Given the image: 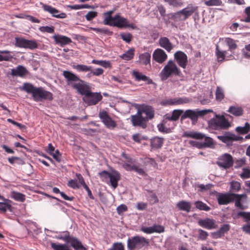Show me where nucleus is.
Wrapping results in <instances>:
<instances>
[{"label":"nucleus","mask_w":250,"mask_h":250,"mask_svg":"<svg viewBox=\"0 0 250 250\" xmlns=\"http://www.w3.org/2000/svg\"><path fill=\"white\" fill-rule=\"evenodd\" d=\"M190 101V99L187 97L168 98L164 99L161 104L163 106L178 105L188 103Z\"/></svg>","instance_id":"f8f14e48"},{"label":"nucleus","mask_w":250,"mask_h":250,"mask_svg":"<svg viewBox=\"0 0 250 250\" xmlns=\"http://www.w3.org/2000/svg\"><path fill=\"white\" fill-rule=\"evenodd\" d=\"M101 177H104L106 179H110V186L115 189L118 186V182L121 180V176L120 173L116 170H112L111 172L106 170H103L99 173Z\"/></svg>","instance_id":"6e6552de"},{"label":"nucleus","mask_w":250,"mask_h":250,"mask_svg":"<svg viewBox=\"0 0 250 250\" xmlns=\"http://www.w3.org/2000/svg\"><path fill=\"white\" fill-rule=\"evenodd\" d=\"M230 229V226L229 224H225L222 225L219 229L213 233V237L215 238H221L224 236Z\"/></svg>","instance_id":"cd10ccee"},{"label":"nucleus","mask_w":250,"mask_h":250,"mask_svg":"<svg viewBox=\"0 0 250 250\" xmlns=\"http://www.w3.org/2000/svg\"><path fill=\"white\" fill-rule=\"evenodd\" d=\"M121 39L127 43H129L133 39V36L130 33H122L120 34Z\"/></svg>","instance_id":"5fc2aeb1"},{"label":"nucleus","mask_w":250,"mask_h":250,"mask_svg":"<svg viewBox=\"0 0 250 250\" xmlns=\"http://www.w3.org/2000/svg\"><path fill=\"white\" fill-rule=\"evenodd\" d=\"M56 238L67 243H70L75 250H87V249L83 245L82 242L78 239L70 236L68 231L59 232Z\"/></svg>","instance_id":"20e7f679"},{"label":"nucleus","mask_w":250,"mask_h":250,"mask_svg":"<svg viewBox=\"0 0 250 250\" xmlns=\"http://www.w3.org/2000/svg\"><path fill=\"white\" fill-rule=\"evenodd\" d=\"M98 16V13L96 11H89L85 16V19L87 21H92Z\"/></svg>","instance_id":"bf43d9fd"},{"label":"nucleus","mask_w":250,"mask_h":250,"mask_svg":"<svg viewBox=\"0 0 250 250\" xmlns=\"http://www.w3.org/2000/svg\"><path fill=\"white\" fill-rule=\"evenodd\" d=\"M222 3L221 0H208L205 2L206 5L208 6H219Z\"/></svg>","instance_id":"864d4df0"},{"label":"nucleus","mask_w":250,"mask_h":250,"mask_svg":"<svg viewBox=\"0 0 250 250\" xmlns=\"http://www.w3.org/2000/svg\"><path fill=\"white\" fill-rule=\"evenodd\" d=\"M159 45L164 48L167 52H170L173 48V46L167 37H161L159 40Z\"/></svg>","instance_id":"a878e982"},{"label":"nucleus","mask_w":250,"mask_h":250,"mask_svg":"<svg viewBox=\"0 0 250 250\" xmlns=\"http://www.w3.org/2000/svg\"><path fill=\"white\" fill-rule=\"evenodd\" d=\"M174 58L179 66L186 68L188 63L187 55L181 51H178L174 54Z\"/></svg>","instance_id":"a211bd4d"},{"label":"nucleus","mask_w":250,"mask_h":250,"mask_svg":"<svg viewBox=\"0 0 250 250\" xmlns=\"http://www.w3.org/2000/svg\"><path fill=\"white\" fill-rule=\"evenodd\" d=\"M150 59L151 55L150 53L148 52H145L144 53H142L140 54L139 56V61L140 63L146 66L148 64L149 65V66H151Z\"/></svg>","instance_id":"2f4dec72"},{"label":"nucleus","mask_w":250,"mask_h":250,"mask_svg":"<svg viewBox=\"0 0 250 250\" xmlns=\"http://www.w3.org/2000/svg\"><path fill=\"white\" fill-rule=\"evenodd\" d=\"M15 45L20 48L33 50L38 47V43L35 40H28L22 38H15Z\"/></svg>","instance_id":"4468645a"},{"label":"nucleus","mask_w":250,"mask_h":250,"mask_svg":"<svg viewBox=\"0 0 250 250\" xmlns=\"http://www.w3.org/2000/svg\"><path fill=\"white\" fill-rule=\"evenodd\" d=\"M215 98L217 101H222L224 98V93L223 89L217 86L215 92Z\"/></svg>","instance_id":"09e8293b"},{"label":"nucleus","mask_w":250,"mask_h":250,"mask_svg":"<svg viewBox=\"0 0 250 250\" xmlns=\"http://www.w3.org/2000/svg\"><path fill=\"white\" fill-rule=\"evenodd\" d=\"M154 232L161 233L164 231V228L160 225H154L152 226Z\"/></svg>","instance_id":"774afa93"},{"label":"nucleus","mask_w":250,"mask_h":250,"mask_svg":"<svg viewBox=\"0 0 250 250\" xmlns=\"http://www.w3.org/2000/svg\"><path fill=\"white\" fill-rule=\"evenodd\" d=\"M62 75L66 81L67 84L83 95V101L88 105H96L102 100L103 96L100 93L91 92L89 83L71 71L64 70Z\"/></svg>","instance_id":"f257e3e1"},{"label":"nucleus","mask_w":250,"mask_h":250,"mask_svg":"<svg viewBox=\"0 0 250 250\" xmlns=\"http://www.w3.org/2000/svg\"><path fill=\"white\" fill-rule=\"evenodd\" d=\"M210 110H193L191 109L187 110L181 116V120L186 118L190 119L192 122H196L199 116H204L208 114L209 112H212Z\"/></svg>","instance_id":"9d476101"},{"label":"nucleus","mask_w":250,"mask_h":250,"mask_svg":"<svg viewBox=\"0 0 250 250\" xmlns=\"http://www.w3.org/2000/svg\"><path fill=\"white\" fill-rule=\"evenodd\" d=\"M21 89L28 94H31L35 102H42L45 100L51 101L53 99V94L51 92L44 90L42 87H35L30 83H23Z\"/></svg>","instance_id":"f03ea898"},{"label":"nucleus","mask_w":250,"mask_h":250,"mask_svg":"<svg viewBox=\"0 0 250 250\" xmlns=\"http://www.w3.org/2000/svg\"><path fill=\"white\" fill-rule=\"evenodd\" d=\"M135 49L134 48H131L125 52L124 54L121 55L120 57L123 60L125 61H130L132 60L134 56Z\"/></svg>","instance_id":"e433bc0d"},{"label":"nucleus","mask_w":250,"mask_h":250,"mask_svg":"<svg viewBox=\"0 0 250 250\" xmlns=\"http://www.w3.org/2000/svg\"><path fill=\"white\" fill-rule=\"evenodd\" d=\"M250 130V125L248 122L246 123L245 126H238L236 128V131L240 134H245L248 133Z\"/></svg>","instance_id":"79ce46f5"},{"label":"nucleus","mask_w":250,"mask_h":250,"mask_svg":"<svg viewBox=\"0 0 250 250\" xmlns=\"http://www.w3.org/2000/svg\"><path fill=\"white\" fill-rule=\"evenodd\" d=\"M11 208V205L3 202H0V212L5 213L7 210H10Z\"/></svg>","instance_id":"603ef678"},{"label":"nucleus","mask_w":250,"mask_h":250,"mask_svg":"<svg viewBox=\"0 0 250 250\" xmlns=\"http://www.w3.org/2000/svg\"><path fill=\"white\" fill-rule=\"evenodd\" d=\"M198 225L208 229H212L217 228L215 220L207 218L204 219H200L198 221Z\"/></svg>","instance_id":"412c9836"},{"label":"nucleus","mask_w":250,"mask_h":250,"mask_svg":"<svg viewBox=\"0 0 250 250\" xmlns=\"http://www.w3.org/2000/svg\"><path fill=\"white\" fill-rule=\"evenodd\" d=\"M198 9L197 6L188 5L186 8L174 13L172 19L176 21H184L195 12Z\"/></svg>","instance_id":"0eeeda50"},{"label":"nucleus","mask_w":250,"mask_h":250,"mask_svg":"<svg viewBox=\"0 0 250 250\" xmlns=\"http://www.w3.org/2000/svg\"><path fill=\"white\" fill-rule=\"evenodd\" d=\"M164 138L154 137L150 140V146L153 149H159L162 147L164 144Z\"/></svg>","instance_id":"c756f323"},{"label":"nucleus","mask_w":250,"mask_h":250,"mask_svg":"<svg viewBox=\"0 0 250 250\" xmlns=\"http://www.w3.org/2000/svg\"><path fill=\"white\" fill-rule=\"evenodd\" d=\"M53 39L56 43L60 45L61 46L68 44L72 42V40L70 38L62 35H54Z\"/></svg>","instance_id":"bb28decb"},{"label":"nucleus","mask_w":250,"mask_h":250,"mask_svg":"<svg viewBox=\"0 0 250 250\" xmlns=\"http://www.w3.org/2000/svg\"><path fill=\"white\" fill-rule=\"evenodd\" d=\"M232 198L233 199V201H235V206L241 209H245L247 208L246 206L243 205L241 201L242 198H246L247 195L246 194H237L233 193V196H232Z\"/></svg>","instance_id":"7c9ffc66"},{"label":"nucleus","mask_w":250,"mask_h":250,"mask_svg":"<svg viewBox=\"0 0 250 250\" xmlns=\"http://www.w3.org/2000/svg\"><path fill=\"white\" fill-rule=\"evenodd\" d=\"M113 10H110L104 13V20L103 22L104 25L112 26L114 21V17H112Z\"/></svg>","instance_id":"473e14b6"},{"label":"nucleus","mask_w":250,"mask_h":250,"mask_svg":"<svg viewBox=\"0 0 250 250\" xmlns=\"http://www.w3.org/2000/svg\"><path fill=\"white\" fill-rule=\"evenodd\" d=\"M12 58L10 55V51L8 50L0 51V62L9 61Z\"/></svg>","instance_id":"37998d69"},{"label":"nucleus","mask_w":250,"mask_h":250,"mask_svg":"<svg viewBox=\"0 0 250 250\" xmlns=\"http://www.w3.org/2000/svg\"><path fill=\"white\" fill-rule=\"evenodd\" d=\"M217 138L219 140L225 143L238 140V137L229 132H225L222 136H218Z\"/></svg>","instance_id":"393cba45"},{"label":"nucleus","mask_w":250,"mask_h":250,"mask_svg":"<svg viewBox=\"0 0 250 250\" xmlns=\"http://www.w3.org/2000/svg\"><path fill=\"white\" fill-rule=\"evenodd\" d=\"M11 197L16 201L19 202H23L25 200V196L24 194L14 191L11 192Z\"/></svg>","instance_id":"c03bdc74"},{"label":"nucleus","mask_w":250,"mask_h":250,"mask_svg":"<svg viewBox=\"0 0 250 250\" xmlns=\"http://www.w3.org/2000/svg\"><path fill=\"white\" fill-rule=\"evenodd\" d=\"M148 191L149 192V196H148L147 199L150 204L152 205L158 203L159 202V199L156 194L153 193L152 191Z\"/></svg>","instance_id":"de8ad7c7"},{"label":"nucleus","mask_w":250,"mask_h":250,"mask_svg":"<svg viewBox=\"0 0 250 250\" xmlns=\"http://www.w3.org/2000/svg\"><path fill=\"white\" fill-rule=\"evenodd\" d=\"M152 59L159 63H163L167 59V55L163 49L157 48L153 52Z\"/></svg>","instance_id":"aec40b11"},{"label":"nucleus","mask_w":250,"mask_h":250,"mask_svg":"<svg viewBox=\"0 0 250 250\" xmlns=\"http://www.w3.org/2000/svg\"><path fill=\"white\" fill-rule=\"evenodd\" d=\"M73 68L76 70L78 72H88L86 75V77L90 78L93 75L92 67L89 65L84 64L73 65Z\"/></svg>","instance_id":"4be33fe9"},{"label":"nucleus","mask_w":250,"mask_h":250,"mask_svg":"<svg viewBox=\"0 0 250 250\" xmlns=\"http://www.w3.org/2000/svg\"><path fill=\"white\" fill-rule=\"evenodd\" d=\"M142 114L143 113L145 114L146 116L144 117L147 120V121L148 119H152L154 117V111L152 108H144L141 110H140Z\"/></svg>","instance_id":"4c0bfd02"},{"label":"nucleus","mask_w":250,"mask_h":250,"mask_svg":"<svg viewBox=\"0 0 250 250\" xmlns=\"http://www.w3.org/2000/svg\"><path fill=\"white\" fill-rule=\"evenodd\" d=\"M176 207L180 210L189 212L190 211L191 205L190 202L183 200L178 202L176 204Z\"/></svg>","instance_id":"72a5a7b5"},{"label":"nucleus","mask_w":250,"mask_h":250,"mask_svg":"<svg viewBox=\"0 0 250 250\" xmlns=\"http://www.w3.org/2000/svg\"><path fill=\"white\" fill-rule=\"evenodd\" d=\"M240 177L242 179H247L250 178V169L249 168H244L243 172L241 174Z\"/></svg>","instance_id":"680f3d73"},{"label":"nucleus","mask_w":250,"mask_h":250,"mask_svg":"<svg viewBox=\"0 0 250 250\" xmlns=\"http://www.w3.org/2000/svg\"><path fill=\"white\" fill-rule=\"evenodd\" d=\"M183 136L196 139H202L205 138L204 142L202 144L203 147H211L214 145L211 138L205 137L204 134L200 132L194 131L185 132Z\"/></svg>","instance_id":"1a4fd4ad"},{"label":"nucleus","mask_w":250,"mask_h":250,"mask_svg":"<svg viewBox=\"0 0 250 250\" xmlns=\"http://www.w3.org/2000/svg\"><path fill=\"white\" fill-rule=\"evenodd\" d=\"M164 2L167 3L169 6L178 8L182 6L184 4V0H163Z\"/></svg>","instance_id":"58836bf2"},{"label":"nucleus","mask_w":250,"mask_h":250,"mask_svg":"<svg viewBox=\"0 0 250 250\" xmlns=\"http://www.w3.org/2000/svg\"><path fill=\"white\" fill-rule=\"evenodd\" d=\"M132 76L136 81L140 82L142 81L145 82L147 84L153 83V82L151 79L138 71L133 70L132 71Z\"/></svg>","instance_id":"5701e85b"},{"label":"nucleus","mask_w":250,"mask_h":250,"mask_svg":"<svg viewBox=\"0 0 250 250\" xmlns=\"http://www.w3.org/2000/svg\"><path fill=\"white\" fill-rule=\"evenodd\" d=\"M114 21L113 23V26L117 27L119 28H126L128 27L131 28L133 29L136 28V26L133 23H129L127 19L120 16L118 14L114 17Z\"/></svg>","instance_id":"ddd939ff"},{"label":"nucleus","mask_w":250,"mask_h":250,"mask_svg":"<svg viewBox=\"0 0 250 250\" xmlns=\"http://www.w3.org/2000/svg\"><path fill=\"white\" fill-rule=\"evenodd\" d=\"M233 163V158L231 155L225 153L221 156L216 162L217 165L220 167L225 169H228L232 166Z\"/></svg>","instance_id":"2eb2a0df"},{"label":"nucleus","mask_w":250,"mask_h":250,"mask_svg":"<svg viewBox=\"0 0 250 250\" xmlns=\"http://www.w3.org/2000/svg\"><path fill=\"white\" fill-rule=\"evenodd\" d=\"M245 13L247 17L242 19L241 21L246 22H250V6L245 9Z\"/></svg>","instance_id":"e2e57ef3"},{"label":"nucleus","mask_w":250,"mask_h":250,"mask_svg":"<svg viewBox=\"0 0 250 250\" xmlns=\"http://www.w3.org/2000/svg\"><path fill=\"white\" fill-rule=\"evenodd\" d=\"M226 51H222L219 49L218 45L216 46L215 49V53L217 56L218 61L219 62H222L224 60L226 56Z\"/></svg>","instance_id":"a18cd8bd"},{"label":"nucleus","mask_w":250,"mask_h":250,"mask_svg":"<svg viewBox=\"0 0 250 250\" xmlns=\"http://www.w3.org/2000/svg\"><path fill=\"white\" fill-rule=\"evenodd\" d=\"M127 207L124 204L119 206L117 208V211L119 214H122L123 212L127 211Z\"/></svg>","instance_id":"69168bd1"},{"label":"nucleus","mask_w":250,"mask_h":250,"mask_svg":"<svg viewBox=\"0 0 250 250\" xmlns=\"http://www.w3.org/2000/svg\"><path fill=\"white\" fill-rule=\"evenodd\" d=\"M225 42L229 47V49L230 51H232L237 48V45L236 43V41L230 38H225Z\"/></svg>","instance_id":"a19ab883"},{"label":"nucleus","mask_w":250,"mask_h":250,"mask_svg":"<svg viewBox=\"0 0 250 250\" xmlns=\"http://www.w3.org/2000/svg\"><path fill=\"white\" fill-rule=\"evenodd\" d=\"M208 126L213 130L227 129L230 126V124L224 115H215L208 122Z\"/></svg>","instance_id":"423d86ee"},{"label":"nucleus","mask_w":250,"mask_h":250,"mask_svg":"<svg viewBox=\"0 0 250 250\" xmlns=\"http://www.w3.org/2000/svg\"><path fill=\"white\" fill-rule=\"evenodd\" d=\"M198 239L199 240H201L202 241L206 240L208 236V234L207 231H205L202 229H199L198 230Z\"/></svg>","instance_id":"3c124183"},{"label":"nucleus","mask_w":250,"mask_h":250,"mask_svg":"<svg viewBox=\"0 0 250 250\" xmlns=\"http://www.w3.org/2000/svg\"><path fill=\"white\" fill-rule=\"evenodd\" d=\"M28 73L27 69L22 65H19L16 68L11 70V75L13 76L22 77Z\"/></svg>","instance_id":"c85d7f7f"},{"label":"nucleus","mask_w":250,"mask_h":250,"mask_svg":"<svg viewBox=\"0 0 250 250\" xmlns=\"http://www.w3.org/2000/svg\"><path fill=\"white\" fill-rule=\"evenodd\" d=\"M55 28L54 26H41L39 28V30L42 32H46L48 33H53Z\"/></svg>","instance_id":"6e6d98bb"},{"label":"nucleus","mask_w":250,"mask_h":250,"mask_svg":"<svg viewBox=\"0 0 250 250\" xmlns=\"http://www.w3.org/2000/svg\"><path fill=\"white\" fill-rule=\"evenodd\" d=\"M213 185L211 184H208L206 185L203 184H200L197 186V187L199 188V191L201 192L209 190L211 189Z\"/></svg>","instance_id":"052dcab7"},{"label":"nucleus","mask_w":250,"mask_h":250,"mask_svg":"<svg viewBox=\"0 0 250 250\" xmlns=\"http://www.w3.org/2000/svg\"><path fill=\"white\" fill-rule=\"evenodd\" d=\"M51 247L54 250H72L70 249L68 246L65 244H60L51 242Z\"/></svg>","instance_id":"ea45409f"},{"label":"nucleus","mask_w":250,"mask_h":250,"mask_svg":"<svg viewBox=\"0 0 250 250\" xmlns=\"http://www.w3.org/2000/svg\"><path fill=\"white\" fill-rule=\"evenodd\" d=\"M40 4L42 6V8L44 11L50 13L54 17L60 19H64L67 17V15L65 13L62 12L60 13V11L52 7L50 5H46L42 2H41Z\"/></svg>","instance_id":"6ab92c4d"},{"label":"nucleus","mask_w":250,"mask_h":250,"mask_svg":"<svg viewBox=\"0 0 250 250\" xmlns=\"http://www.w3.org/2000/svg\"><path fill=\"white\" fill-rule=\"evenodd\" d=\"M233 193H219L217 192L216 194V198L218 203L220 205H228L233 202L232 198Z\"/></svg>","instance_id":"f3484780"},{"label":"nucleus","mask_w":250,"mask_h":250,"mask_svg":"<svg viewBox=\"0 0 250 250\" xmlns=\"http://www.w3.org/2000/svg\"><path fill=\"white\" fill-rule=\"evenodd\" d=\"M99 117L105 127L109 129H114L117 127V124L115 121L113 120L105 110L100 111Z\"/></svg>","instance_id":"9b49d317"},{"label":"nucleus","mask_w":250,"mask_h":250,"mask_svg":"<svg viewBox=\"0 0 250 250\" xmlns=\"http://www.w3.org/2000/svg\"><path fill=\"white\" fill-rule=\"evenodd\" d=\"M230 189L233 192H238L241 188V184L237 181H232L230 183Z\"/></svg>","instance_id":"8fccbe9b"},{"label":"nucleus","mask_w":250,"mask_h":250,"mask_svg":"<svg viewBox=\"0 0 250 250\" xmlns=\"http://www.w3.org/2000/svg\"><path fill=\"white\" fill-rule=\"evenodd\" d=\"M123 167L127 171H134L142 176L146 175L145 170L142 168L140 167L138 165L125 163L123 164Z\"/></svg>","instance_id":"b1692460"},{"label":"nucleus","mask_w":250,"mask_h":250,"mask_svg":"<svg viewBox=\"0 0 250 250\" xmlns=\"http://www.w3.org/2000/svg\"><path fill=\"white\" fill-rule=\"evenodd\" d=\"M181 72L176 63L169 60L160 72V77L163 81L167 80L172 75L180 76Z\"/></svg>","instance_id":"39448f33"},{"label":"nucleus","mask_w":250,"mask_h":250,"mask_svg":"<svg viewBox=\"0 0 250 250\" xmlns=\"http://www.w3.org/2000/svg\"><path fill=\"white\" fill-rule=\"evenodd\" d=\"M147 206L146 203L139 202L137 203L136 208L139 210L145 209Z\"/></svg>","instance_id":"338daca9"},{"label":"nucleus","mask_w":250,"mask_h":250,"mask_svg":"<svg viewBox=\"0 0 250 250\" xmlns=\"http://www.w3.org/2000/svg\"><path fill=\"white\" fill-rule=\"evenodd\" d=\"M149 246V240L140 235H135L128 238L127 242L128 250H139Z\"/></svg>","instance_id":"7ed1b4c3"},{"label":"nucleus","mask_w":250,"mask_h":250,"mask_svg":"<svg viewBox=\"0 0 250 250\" xmlns=\"http://www.w3.org/2000/svg\"><path fill=\"white\" fill-rule=\"evenodd\" d=\"M107 250H125V247L122 243H113L112 246Z\"/></svg>","instance_id":"4d7b16f0"},{"label":"nucleus","mask_w":250,"mask_h":250,"mask_svg":"<svg viewBox=\"0 0 250 250\" xmlns=\"http://www.w3.org/2000/svg\"><path fill=\"white\" fill-rule=\"evenodd\" d=\"M183 112L182 109H175L172 111L171 116H167L166 119L170 121H177Z\"/></svg>","instance_id":"f704fd0d"},{"label":"nucleus","mask_w":250,"mask_h":250,"mask_svg":"<svg viewBox=\"0 0 250 250\" xmlns=\"http://www.w3.org/2000/svg\"><path fill=\"white\" fill-rule=\"evenodd\" d=\"M238 217H242L247 221H250V212L240 211L237 213Z\"/></svg>","instance_id":"0e129e2a"},{"label":"nucleus","mask_w":250,"mask_h":250,"mask_svg":"<svg viewBox=\"0 0 250 250\" xmlns=\"http://www.w3.org/2000/svg\"><path fill=\"white\" fill-rule=\"evenodd\" d=\"M228 111L235 116H240L243 114L242 107L238 106H230Z\"/></svg>","instance_id":"c9c22d12"},{"label":"nucleus","mask_w":250,"mask_h":250,"mask_svg":"<svg viewBox=\"0 0 250 250\" xmlns=\"http://www.w3.org/2000/svg\"><path fill=\"white\" fill-rule=\"evenodd\" d=\"M67 186L73 189H78L80 188V185L78 183L77 180L72 179L68 182Z\"/></svg>","instance_id":"13d9d810"},{"label":"nucleus","mask_w":250,"mask_h":250,"mask_svg":"<svg viewBox=\"0 0 250 250\" xmlns=\"http://www.w3.org/2000/svg\"><path fill=\"white\" fill-rule=\"evenodd\" d=\"M195 205L196 208L200 210L209 211L210 209L209 207L202 201H198L195 202Z\"/></svg>","instance_id":"49530a36"},{"label":"nucleus","mask_w":250,"mask_h":250,"mask_svg":"<svg viewBox=\"0 0 250 250\" xmlns=\"http://www.w3.org/2000/svg\"><path fill=\"white\" fill-rule=\"evenodd\" d=\"M131 123L134 126H139L145 128L147 126V120L143 116L140 110H138L136 115H131Z\"/></svg>","instance_id":"dca6fc26"}]
</instances>
